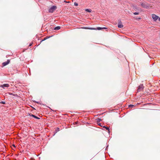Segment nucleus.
Listing matches in <instances>:
<instances>
[{"label":"nucleus","mask_w":160,"mask_h":160,"mask_svg":"<svg viewBox=\"0 0 160 160\" xmlns=\"http://www.w3.org/2000/svg\"><path fill=\"white\" fill-rule=\"evenodd\" d=\"M60 26H57L54 28V30H59V29H60Z\"/></svg>","instance_id":"f8f14e48"},{"label":"nucleus","mask_w":160,"mask_h":160,"mask_svg":"<svg viewBox=\"0 0 160 160\" xmlns=\"http://www.w3.org/2000/svg\"><path fill=\"white\" fill-rule=\"evenodd\" d=\"M56 8V6H53L49 9V12H52Z\"/></svg>","instance_id":"f257e3e1"},{"label":"nucleus","mask_w":160,"mask_h":160,"mask_svg":"<svg viewBox=\"0 0 160 160\" xmlns=\"http://www.w3.org/2000/svg\"><path fill=\"white\" fill-rule=\"evenodd\" d=\"M74 5L76 6H77L78 5V4L77 3H76V2H75L74 3Z\"/></svg>","instance_id":"a211bd4d"},{"label":"nucleus","mask_w":160,"mask_h":160,"mask_svg":"<svg viewBox=\"0 0 160 160\" xmlns=\"http://www.w3.org/2000/svg\"><path fill=\"white\" fill-rule=\"evenodd\" d=\"M152 18L154 21H155L158 18V17L156 15L153 14L152 15Z\"/></svg>","instance_id":"20e7f679"},{"label":"nucleus","mask_w":160,"mask_h":160,"mask_svg":"<svg viewBox=\"0 0 160 160\" xmlns=\"http://www.w3.org/2000/svg\"><path fill=\"white\" fill-rule=\"evenodd\" d=\"M12 146H13V147H15V145H14V144H13V145H12Z\"/></svg>","instance_id":"4be33fe9"},{"label":"nucleus","mask_w":160,"mask_h":160,"mask_svg":"<svg viewBox=\"0 0 160 160\" xmlns=\"http://www.w3.org/2000/svg\"><path fill=\"white\" fill-rule=\"evenodd\" d=\"M9 94L10 95H13V96H16V95H17V94H13V93H9Z\"/></svg>","instance_id":"2eb2a0df"},{"label":"nucleus","mask_w":160,"mask_h":160,"mask_svg":"<svg viewBox=\"0 0 160 160\" xmlns=\"http://www.w3.org/2000/svg\"><path fill=\"white\" fill-rule=\"evenodd\" d=\"M9 86V85L8 84H5L2 85H0V87L2 88H3L4 89L5 87H8Z\"/></svg>","instance_id":"39448f33"},{"label":"nucleus","mask_w":160,"mask_h":160,"mask_svg":"<svg viewBox=\"0 0 160 160\" xmlns=\"http://www.w3.org/2000/svg\"><path fill=\"white\" fill-rule=\"evenodd\" d=\"M31 116H32V117L34 118H36L37 119H40V118L35 116V115H34L32 114Z\"/></svg>","instance_id":"9d476101"},{"label":"nucleus","mask_w":160,"mask_h":160,"mask_svg":"<svg viewBox=\"0 0 160 160\" xmlns=\"http://www.w3.org/2000/svg\"><path fill=\"white\" fill-rule=\"evenodd\" d=\"M31 45H32V44H29V46H31Z\"/></svg>","instance_id":"5701e85b"},{"label":"nucleus","mask_w":160,"mask_h":160,"mask_svg":"<svg viewBox=\"0 0 160 160\" xmlns=\"http://www.w3.org/2000/svg\"><path fill=\"white\" fill-rule=\"evenodd\" d=\"M103 128H105L108 131V132H109V129L108 127H106L105 126H103Z\"/></svg>","instance_id":"ddd939ff"},{"label":"nucleus","mask_w":160,"mask_h":160,"mask_svg":"<svg viewBox=\"0 0 160 160\" xmlns=\"http://www.w3.org/2000/svg\"><path fill=\"white\" fill-rule=\"evenodd\" d=\"M1 103H2L3 104H5V102L2 101L1 102Z\"/></svg>","instance_id":"aec40b11"},{"label":"nucleus","mask_w":160,"mask_h":160,"mask_svg":"<svg viewBox=\"0 0 160 160\" xmlns=\"http://www.w3.org/2000/svg\"><path fill=\"white\" fill-rule=\"evenodd\" d=\"M64 2H66V3H69V2H67V1H64Z\"/></svg>","instance_id":"412c9836"},{"label":"nucleus","mask_w":160,"mask_h":160,"mask_svg":"<svg viewBox=\"0 0 160 160\" xmlns=\"http://www.w3.org/2000/svg\"><path fill=\"white\" fill-rule=\"evenodd\" d=\"M123 25L122 24L121 21L118 22V27L119 28H123Z\"/></svg>","instance_id":"0eeeda50"},{"label":"nucleus","mask_w":160,"mask_h":160,"mask_svg":"<svg viewBox=\"0 0 160 160\" xmlns=\"http://www.w3.org/2000/svg\"><path fill=\"white\" fill-rule=\"evenodd\" d=\"M158 20L159 21H160V18H159Z\"/></svg>","instance_id":"393cba45"},{"label":"nucleus","mask_w":160,"mask_h":160,"mask_svg":"<svg viewBox=\"0 0 160 160\" xmlns=\"http://www.w3.org/2000/svg\"><path fill=\"white\" fill-rule=\"evenodd\" d=\"M134 8H135V9H136L137 10H138V11H140L141 10V8H136V7H134Z\"/></svg>","instance_id":"4468645a"},{"label":"nucleus","mask_w":160,"mask_h":160,"mask_svg":"<svg viewBox=\"0 0 160 160\" xmlns=\"http://www.w3.org/2000/svg\"><path fill=\"white\" fill-rule=\"evenodd\" d=\"M97 120L98 122H100V121H102V120L99 118H98Z\"/></svg>","instance_id":"dca6fc26"},{"label":"nucleus","mask_w":160,"mask_h":160,"mask_svg":"<svg viewBox=\"0 0 160 160\" xmlns=\"http://www.w3.org/2000/svg\"><path fill=\"white\" fill-rule=\"evenodd\" d=\"M85 11L89 12H90L92 11V10L90 9H85Z\"/></svg>","instance_id":"9b49d317"},{"label":"nucleus","mask_w":160,"mask_h":160,"mask_svg":"<svg viewBox=\"0 0 160 160\" xmlns=\"http://www.w3.org/2000/svg\"><path fill=\"white\" fill-rule=\"evenodd\" d=\"M139 14V12H134L133 13V14L134 15H138V14Z\"/></svg>","instance_id":"6ab92c4d"},{"label":"nucleus","mask_w":160,"mask_h":160,"mask_svg":"<svg viewBox=\"0 0 160 160\" xmlns=\"http://www.w3.org/2000/svg\"><path fill=\"white\" fill-rule=\"evenodd\" d=\"M141 5L143 8H148L149 6V5L146 2L142 3Z\"/></svg>","instance_id":"f03ea898"},{"label":"nucleus","mask_w":160,"mask_h":160,"mask_svg":"<svg viewBox=\"0 0 160 160\" xmlns=\"http://www.w3.org/2000/svg\"><path fill=\"white\" fill-rule=\"evenodd\" d=\"M98 124L99 125H100V123H98Z\"/></svg>","instance_id":"b1692460"},{"label":"nucleus","mask_w":160,"mask_h":160,"mask_svg":"<svg viewBox=\"0 0 160 160\" xmlns=\"http://www.w3.org/2000/svg\"><path fill=\"white\" fill-rule=\"evenodd\" d=\"M96 29V30H102V29H106L107 28H101V27H98V28H97Z\"/></svg>","instance_id":"6e6552de"},{"label":"nucleus","mask_w":160,"mask_h":160,"mask_svg":"<svg viewBox=\"0 0 160 160\" xmlns=\"http://www.w3.org/2000/svg\"><path fill=\"white\" fill-rule=\"evenodd\" d=\"M10 62V61L8 59L7 60V61L6 62H3L2 63V65L3 67L5 66L8 64Z\"/></svg>","instance_id":"7ed1b4c3"},{"label":"nucleus","mask_w":160,"mask_h":160,"mask_svg":"<svg viewBox=\"0 0 160 160\" xmlns=\"http://www.w3.org/2000/svg\"><path fill=\"white\" fill-rule=\"evenodd\" d=\"M44 40H42L41 41V42H42V41H43Z\"/></svg>","instance_id":"a878e982"},{"label":"nucleus","mask_w":160,"mask_h":160,"mask_svg":"<svg viewBox=\"0 0 160 160\" xmlns=\"http://www.w3.org/2000/svg\"><path fill=\"white\" fill-rule=\"evenodd\" d=\"M143 86L142 85H140L139 87L138 88V92H140L141 90L143 89Z\"/></svg>","instance_id":"423d86ee"},{"label":"nucleus","mask_w":160,"mask_h":160,"mask_svg":"<svg viewBox=\"0 0 160 160\" xmlns=\"http://www.w3.org/2000/svg\"><path fill=\"white\" fill-rule=\"evenodd\" d=\"M85 28L87 29H90V30H96V28Z\"/></svg>","instance_id":"1a4fd4ad"},{"label":"nucleus","mask_w":160,"mask_h":160,"mask_svg":"<svg viewBox=\"0 0 160 160\" xmlns=\"http://www.w3.org/2000/svg\"><path fill=\"white\" fill-rule=\"evenodd\" d=\"M134 106L133 105H130L129 106V107H131V108L133 107Z\"/></svg>","instance_id":"f3484780"}]
</instances>
